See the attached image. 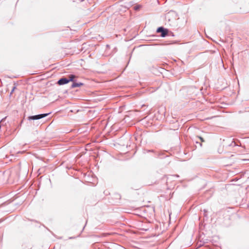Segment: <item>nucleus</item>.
Returning <instances> with one entry per match:
<instances>
[{
	"instance_id": "nucleus-1",
	"label": "nucleus",
	"mask_w": 249,
	"mask_h": 249,
	"mask_svg": "<svg viewBox=\"0 0 249 249\" xmlns=\"http://www.w3.org/2000/svg\"><path fill=\"white\" fill-rule=\"evenodd\" d=\"M157 33H161V36L162 37H165L167 36L168 31L167 29H164V28L161 27L158 28L157 30Z\"/></svg>"
},
{
	"instance_id": "nucleus-2",
	"label": "nucleus",
	"mask_w": 249,
	"mask_h": 249,
	"mask_svg": "<svg viewBox=\"0 0 249 249\" xmlns=\"http://www.w3.org/2000/svg\"><path fill=\"white\" fill-rule=\"evenodd\" d=\"M48 115V114H39V115H35V116H30L29 117V119L30 120L40 119L41 118H42L43 117L47 116Z\"/></svg>"
},
{
	"instance_id": "nucleus-3",
	"label": "nucleus",
	"mask_w": 249,
	"mask_h": 249,
	"mask_svg": "<svg viewBox=\"0 0 249 249\" xmlns=\"http://www.w3.org/2000/svg\"><path fill=\"white\" fill-rule=\"evenodd\" d=\"M68 83H69V81L68 80V79L66 78H61L57 82L58 84L59 85H64Z\"/></svg>"
},
{
	"instance_id": "nucleus-4",
	"label": "nucleus",
	"mask_w": 249,
	"mask_h": 249,
	"mask_svg": "<svg viewBox=\"0 0 249 249\" xmlns=\"http://www.w3.org/2000/svg\"><path fill=\"white\" fill-rule=\"evenodd\" d=\"M83 85L82 83H73L72 85H71V87L72 88H75V87H78L82 86Z\"/></svg>"
},
{
	"instance_id": "nucleus-5",
	"label": "nucleus",
	"mask_w": 249,
	"mask_h": 249,
	"mask_svg": "<svg viewBox=\"0 0 249 249\" xmlns=\"http://www.w3.org/2000/svg\"><path fill=\"white\" fill-rule=\"evenodd\" d=\"M76 76L74 75H70L68 76L69 79H68V80L69 81V82L70 81H72L74 78H75Z\"/></svg>"
},
{
	"instance_id": "nucleus-6",
	"label": "nucleus",
	"mask_w": 249,
	"mask_h": 249,
	"mask_svg": "<svg viewBox=\"0 0 249 249\" xmlns=\"http://www.w3.org/2000/svg\"><path fill=\"white\" fill-rule=\"evenodd\" d=\"M199 139L200 140V141H201V142H204V140L203 139V138L201 137H198Z\"/></svg>"
}]
</instances>
